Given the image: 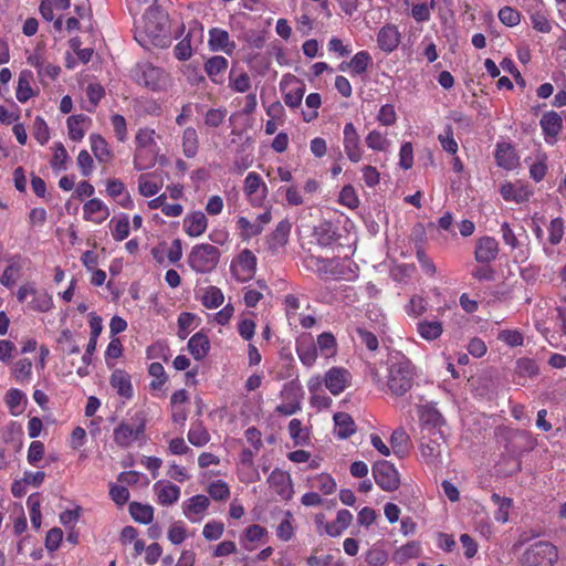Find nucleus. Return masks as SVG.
Segmentation results:
<instances>
[{
	"label": "nucleus",
	"instance_id": "8fccbe9b",
	"mask_svg": "<svg viewBox=\"0 0 566 566\" xmlns=\"http://www.w3.org/2000/svg\"><path fill=\"white\" fill-rule=\"evenodd\" d=\"M371 62V56L367 51L357 52L348 63L354 74H361L366 72L368 64Z\"/></svg>",
	"mask_w": 566,
	"mask_h": 566
},
{
	"label": "nucleus",
	"instance_id": "412c9836",
	"mask_svg": "<svg viewBox=\"0 0 566 566\" xmlns=\"http://www.w3.org/2000/svg\"><path fill=\"white\" fill-rule=\"evenodd\" d=\"M209 46L211 51H223L231 54L235 49V43L230 40L228 31L212 28L209 31Z\"/></svg>",
	"mask_w": 566,
	"mask_h": 566
},
{
	"label": "nucleus",
	"instance_id": "0eeeda50",
	"mask_svg": "<svg viewBox=\"0 0 566 566\" xmlns=\"http://www.w3.org/2000/svg\"><path fill=\"white\" fill-rule=\"evenodd\" d=\"M373 476L377 485L384 491L391 492L399 488V473L389 461H377L373 465Z\"/></svg>",
	"mask_w": 566,
	"mask_h": 566
},
{
	"label": "nucleus",
	"instance_id": "ddd939ff",
	"mask_svg": "<svg viewBox=\"0 0 566 566\" xmlns=\"http://www.w3.org/2000/svg\"><path fill=\"white\" fill-rule=\"evenodd\" d=\"M268 483L271 489L284 501H287L293 495V485L291 475L280 469H275L268 478Z\"/></svg>",
	"mask_w": 566,
	"mask_h": 566
},
{
	"label": "nucleus",
	"instance_id": "4d7b16f0",
	"mask_svg": "<svg viewBox=\"0 0 566 566\" xmlns=\"http://www.w3.org/2000/svg\"><path fill=\"white\" fill-rule=\"evenodd\" d=\"M438 140L440 142L444 151L455 155L458 151V143L453 138V130L451 126H447L444 128V134H440L438 136Z\"/></svg>",
	"mask_w": 566,
	"mask_h": 566
},
{
	"label": "nucleus",
	"instance_id": "c85d7f7f",
	"mask_svg": "<svg viewBox=\"0 0 566 566\" xmlns=\"http://www.w3.org/2000/svg\"><path fill=\"white\" fill-rule=\"evenodd\" d=\"M188 349L196 360L202 359L210 349L208 337L202 333H196L188 342Z\"/></svg>",
	"mask_w": 566,
	"mask_h": 566
},
{
	"label": "nucleus",
	"instance_id": "69168bd1",
	"mask_svg": "<svg viewBox=\"0 0 566 566\" xmlns=\"http://www.w3.org/2000/svg\"><path fill=\"white\" fill-rule=\"evenodd\" d=\"M291 513L286 512V517L279 524L276 535L280 539L287 542L294 535V527L291 522Z\"/></svg>",
	"mask_w": 566,
	"mask_h": 566
},
{
	"label": "nucleus",
	"instance_id": "f3484780",
	"mask_svg": "<svg viewBox=\"0 0 566 566\" xmlns=\"http://www.w3.org/2000/svg\"><path fill=\"white\" fill-rule=\"evenodd\" d=\"M296 353L300 360L307 367H312L317 358V346L311 335H303L296 342Z\"/></svg>",
	"mask_w": 566,
	"mask_h": 566
},
{
	"label": "nucleus",
	"instance_id": "680f3d73",
	"mask_svg": "<svg viewBox=\"0 0 566 566\" xmlns=\"http://www.w3.org/2000/svg\"><path fill=\"white\" fill-rule=\"evenodd\" d=\"M548 240L553 245L558 244L564 235V221L562 218H555L551 221L548 228Z\"/></svg>",
	"mask_w": 566,
	"mask_h": 566
},
{
	"label": "nucleus",
	"instance_id": "58836bf2",
	"mask_svg": "<svg viewBox=\"0 0 566 566\" xmlns=\"http://www.w3.org/2000/svg\"><path fill=\"white\" fill-rule=\"evenodd\" d=\"M88 120V117L83 114L73 115L67 118L69 136L72 140H81L84 137L85 129L83 125Z\"/></svg>",
	"mask_w": 566,
	"mask_h": 566
},
{
	"label": "nucleus",
	"instance_id": "4c0bfd02",
	"mask_svg": "<svg viewBox=\"0 0 566 566\" xmlns=\"http://www.w3.org/2000/svg\"><path fill=\"white\" fill-rule=\"evenodd\" d=\"M90 140L92 151L96 159L101 163H107L112 157L107 142L101 135H92Z\"/></svg>",
	"mask_w": 566,
	"mask_h": 566
},
{
	"label": "nucleus",
	"instance_id": "13d9d810",
	"mask_svg": "<svg viewBox=\"0 0 566 566\" xmlns=\"http://www.w3.org/2000/svg\"><path fill=\"white\" fill-rule=\"evenodd\" d=\"M208 493L216 501H224L230 496V489L226 482L218 480L209 485Z\"/></svg>",
	"mask_w": 566,
	"mask_h": 566
},
{
	"label": "nucleus",
	"instance_id": "b1692460",
	"mask_svg": "<svg viewBox=\"0 0 566 566\" xmlns=\"http://www.w3.org/2000/svg\"><path fill=\"white\" fill-rule=\"evenodd\" d=\"M207 226V217L201 211L192 212L184 219L185 231L190 237L201 235L206 231Z\"/></svg>",
	"mask_w": 566,
	"mask_h": 566
},
{
	"label": "nucleus",
	"instance_id": "e2e57ef3",
	"mask_svg": "<svg viewBox=\"0 0 566 566\" xmlns=\"http://www.w3.org/2000/svg\"><path fill=\"white\" fill-rule=\"evenodd\" d=\"M499 19L503 24L514 27L520 23L521 14L517 10L511 7H504L499 11Z\"/></svg>",
	"mask_w": 566,
	"mask_h": 566
},
{
	"label": "nucleus",
	"instance_id": "5701e85b",
	"mask_svg": "<svg viewBox=\"0 0 566 566\" xmlns=\"http://www.w3.org/2000/svg\"><path fill=\"white\" fill-rule=\"evenodd\" d=\"M228 64V60L224 56L214 55L206 61L205 71L213 83L221 84Z\"/></svg>",
	"mask_w": 566,
	"mask_h": 566
},
{
	"label": "nucleus",
	"instance_id": "f257e3e1",
	"mask_svg": "<svg viewBox=\"0 0 566 566\" xmlns=\"http://www.w3.org/2000/svg\"><path fill=\"white\" fill-rule=\"evenodd\" d=\"M415 376V366L408 357L401 353L390 356L387 377L390 394L396 397L406 395L413 386Z\"/></svg>",
	"mask_w": 566,
	"mask_h": 566
},
{
	"label": "nucleus",
	"instance_id": "2eb2a0df",
	"mask_svg": "<svg viewBox=\"0 0 566 566\" xmlns=\"http://www.w3.org/2000/svg\"><path fill=\"white\" fill-rule=\"evenodd\" d=\"M210 505V500L206 495H195L182 504V511L185 516L190 522H199L202 520L205 512Z\"/></svg>",
	"mask_w": 566,
	"mask_h": 566
},
{
	"label": "nucleus",
	"instance_id": "09e8293b",
	"mask_svg": "<svg viewBox=\"0 0 566 566\" xmlns=\"http://www.w3.org/2000/svg\"><path fill=\"white\" fill-rule=\"evenodd\" d=\"M321 349V353L325 355V357H332L336 354L337 343L332 333H322L317 337V345Z\"/></svg>",
	"mask_w": 566,
	"mask_h": 566
},
{
	"label": "nucleus",
	"instance_id": "423d86ee",
	"mask_svg": "<svg viewBox=\"0 0 566 566\" xmlns=\"http://www.w3.org/2000/svg\"><path fill=\"white\" fill-rule=\"evenodd\" d=\"M154 133V130L140 129L136 135L137 149L134 157V167L136 170H146L156 163Z\"/></svg>",
	"mask_w": 566,
	"mask_h": 566
},
{
	"label": "nucleus",
	"instance_id": "e433bc0d",
	"mask_svg": "<svg viewBox=\"0 0 566 566\" xmlns=\"http://www.w3.org/2000/svg\"><path fill=\"white\" fill-rule=\"evenodd\" d=\"M33 82V73L31 71H22L19 75L17 86V98L19 102H27L32 96L31 83Z\"/></svg>",
	"mask_w": 566,
	"mask_h": 566
},
{
	"label": "nucleus",
	"instance_id": "37998d69",
	"mask_svg": "<svg viewBox=\"0 0 566 566\" xmlns=\"http://www.w3.org/2000/svg\"><path fill=\"white\" fill-rule=\"evenodd\" d=\"M314 235L322 247H328L336 241L337 234L329 222H324L315 228Z\"/></svg>",
	"mask_w": 566,
	"mask_h": 566
},
{
	"label": "nucleus",
	"instance_id": "3c124183",
	"mask_svg": "<svg viewBox=\"0 0 566 566\" xmlns=\"http://www.w3.org/2000/svg\"><path fill=\"white\" fill-rule=\"evenodd\" d=\"M223 293L219 287L209 286L202 296V304L207 308H217L223 303Z\"/></svg>",
	"mask_w": 566,
	"mask_h": 566
},
{
	"label": "nucleus",
	"instance_id": "5fc2aeb1",
	"mask_svg": "<svg viewBox=\"0 0 566 566\" xmlns=\"http://www.w3.org/2000/svg\"><path fill=\"white\" fill-rule=\"evenodd\" d=\"M112 235L116 241L125 240L129 234V221L128 217L125 216L117 220H112Z\"/></svg>",
	"mask_w": 566,
	"mask_h": 566
},
{
	"label": "nucleus",
	"instance_id": "79ce46f5",
	"mask_svg": "<svg viewBox=\"0 0 566 566\" xmlns=\"http://www.w3.org/2000/svg\"><path fill=\"white\" fill-rule=\"evenodd\" d=\"M12 374L18 382H29L32 379V361L29 358H21L15 361Z\"/></svg>",
	"mask_w": 566,
	"mask_h": 566
},
{
	"label": "nucleus",
	"instance_id": "338daca9",
	"mask_svg": "<svg viewBox=\"0 0 566 566\" xmlns=\"http://www.w3.org/2000/svg\"><path fill=\"white\" fill-rule=\"evenodd\" d=\"M186 527L182 522H175L168 530V539L174 545H179L186 539Z\"/></svg>",
	"mask_w": 566,
	"mask_h": 566
},
{
	"label": "nucleus",
	"instance_id": "aec40b11",
	"mask_svg": "<svg viewBox=\"0 0 566 566\" xmlns=\"http://www.w3.org/2000/svg\"><path fill=\"white\" fill-rule=\"evenodd\" d=\"M291 231V223L287 220H282L276 226L275 230L268 237V249L272 253H277L289 241Z\"/></svg>",
	"mask_w": 566,
	"mask_h": 566
},
{
	"label": "nucleus",
	"instance_id": "4be33fe9",
	"mask_svg": "<svg viewBox=\"0 0 566 566\" xmlns=\"http://www.w3.org/2000/svg\"><path fill=\"white\" fill-rule=\"evenodd\" d=\"M84 219L95 223H102L109 216V210L104 202L97 198L90 199L83 207Z\"/></svg>",
	"mask_w": 566,
	"mask_h": 566
},
{
	"label": "nucleus",
	"instance_id": "774afa93",
	"mask_svg": "<svg viewBox=\"0 0 566 566\" xmlns=\"http://www.w3.org/2000/svg\"><path fill=\"white\" fill-rule=\"evenodd\" d=\"M226 115V109L211 108L206 113L205 123L209 127H219L223 123Z\"/></svg>",
	"mask_w": 566,
	"mask_h": 566
},
{
	"label": "nucleus",
	"instance_id": "bf43d9fd",
	"mask_svg": "<svg viewBox=\"0 0 566 566\" xmlns=\"http://www.w3.org/2000/svg\"><path fill=\"white\" fill-rule=\"evenodd\" d=\"M339 203L350 209H355L359 205V199L353 186L346 185L339 192Z\"/></svg>",
	"mask_w": 566,
	"mask_h": 566
},
{
	"label": "nucleus",
	"instance_id": "4468645a",
	"mask_svg": "<svg viewBox=\"0 0 566 566\" xmlns=\"http://www.w3.org/2000/svg\"><path fill=\"white\" fill-rule=\"evenodd\" d=\"M442 441L439 436H422L420 438L421 457L428 464L439 461L442 453Z\"/></svg>",
	"mask_w": 566,
	"mask_h": 566
},
{
	"label": "nucleus",
	"instance_id": "6e6d98bb",
	"mask_svg": "<svg viewBox=\"0 0 566 566\" xmlns=\"http://www.w3.org/2000/svg\"><path fill=\"white\" fill-rule=\"evenodd\" d=\"M161 184H157L148 179V175H140L138 178V189L142 196L153 197L161 188Z\"/></svg>",
	"mask_w": 566,
	"mask_h": 566
},
{
	"label": "nucleus",
	"instance_id": "c03bdc74",
	"mask_svg": "<svg viewBox=\"0 0 566 566\" xmlns=\"http://www.w3.org/2000/svg\"><path fill=\"white\" fill-rule=\"evenodd\" d=\"M310 481L312 488L318 489L325 495H329L336 491V482L329 474H317Z\"/></svg>",
	"mask_w": 566,
	"mask_h": 566
},
{
	"label": "nucleus",
	"instance_id": "393cba45",
	"mask_svg": "<svg viewBox=\"0 0 566 566\" xmlns=\"http://www.w3.org/2000/svg\"><path fill=\"white\" fill-rule=\"evenodd\" d=\"M154 490L156 491L158 502L161 505H171L176 503L180 496L179 486L172 483H164L159 481L155 483Z\"/></svg>",
	"mask_w": 566,
	"mask_h": 566
},
{
	"label": "nucleus",
	"instance_id": "c756f323",
	"mask_svg": "<svg viewBox=\"0 0 566 566\" xmlns=\"http://www.w3.org/2000/svg\"><path fill=\"white\" fill-rule=\"evenodd\" d=\"M532 190L526 187L516 188L512 184H505L501 187V195L506 201H515L516 203L525 202L532 196Z\"/></svg>",
	"mask_w": 566,
	"mask_h": 566
},
{
	"label": "nucleus",
	"instance_id": "864d4df0",
	"mask_svg": "<svg viewBox=\"0 0 566 566\" xmlns=\"http://www.w3.org/2000/svg\"><path fill=\"white\" fill-rule=\"evenodd\" d=\"M243 240L256 237L262 233V228L255 222H250L245 217H239L237 221Z\"/></svg>",
	"mask_w": 566,
	"mask_h": 566
},
{
	"label": "nucleus",
	"instance_id": "f8f14e48",
	"mask_svg": "<svg viewBox=\"0 0 566 566\" xmlns=\"http://www.w3.org/2000/svg\"><path fill=\"white\" fill-rule=\"evenodd\" d=\"M244 192L250 202L259 207L266 197L268 188L256 172H249L244 180Z\"/></svg>",
	"mask_w": 566,
	"mask_h": 566
},
{
	"label": "nucleus",
	"instance_id": "9d476101",
	"mask_svg": "<svg viewBox=\"0 0 566 566\" xmlns=\"http://www.w3.org/2000/svg\"><path fill=\"white\" fill-rule=\"evenodd\" d=\"M343 145L345 154L352 163L361 160L364 150L361 148L360 136L353 123H347L344 126Z\"/></svg>",
	"mask_w": 566,
	"mask_h": 566
},
{
	"label": "nucleus",
	"instance_id": "9b49d317",
	"mask_svg": "<svg viewBox=\"0 0 566 566\" xmlns=\"http://www.w3.org/2000/svg\"><path fill=\"white\" fill-rule=\"evenodd\" d=\"M350 373L343 367H332L326 371L324 382L334 396L342 394L350 384Z\"/></svg>",
	"mask_w": 566,
	"mask_h": 566
},
{
	"label": "nucleus",
	"instance_id": "cd10ccee",
	"mask_svg": "<svg viewBox=\"0 0 566 566\" xmlns=\"http://www.w3.org/2000/svg\"><path fill=\"white\" fill-rule=\"evenodd\" d=\"M335 433L340 439H347L356 431L353 418L345 412L334 415Z\"/></svg>",
	"mask_w": 566,
	"mask_h": 566
},
{
	"label": "nucleus",
	"instance_id": "0e129e2a",
	"mask_svg": "<svg viewBox=\"0 0 566 566\" xmlns=\"http://www.w3.org/2000/svg\"><path fill=\"white\" fill-rule=\"evenodd\" d=\"M305 104H306L307 107L313 109V112H311L308 114L303 113V119L305 122L310 123L311 120L315 119L317 117V115H318L317 108L322 104L321 95L318 93H311V94H308L306 96Z\"/></svg>",
	"mask_w": 566,
	"mask_h": 566
},
{
	"label": "nucleus",
	"instance_id": "72a5a7b5",
	"mask_svg": "<svg viewBox=\"0 0 566 566\" xmlns=\"http://www.w3.org/2000/svg\"><path fill=\"white\" fill-rule=\"evenodd\" d=\"M7 406L13 416L21 415L27 406L25 395L19 389H10L6 395Z\"/></svg>",
	"mask_w": 566,
	"mask_h": 566
},
{
	"label": "nucleus",
	"instance_id": "ea45409f",
	"mask_svg": "<svg viewBox=\"0 0 566 566\" xmlns=\"http://www.w3.org/2000/svg\"><path fill=\"white\" fill-rule=\"evenodd\" d=\"M188 440L196 447H203L209 442L210 434L201 421H197L191 424L188 432Z\"/></svg>",
	"mask_w": 566,
	"mask_h": 566
},
{
	"label": "nucleus",
	"instance_id": "473e14b6",
	"mask_svg": "<svg viewBox=\"0 0 566 566\" xmlns=\"http://www.w3.org/2000/svg\"><path fill=\"white\" fill-rule=\"evenodd\" d=\"M495 159L500 167L512 169L516 165L514 148L510 144H499L495 151Z\"/></svg>",
	"mask_w": 566,
	"mask_h": 566
},
{
	"label": "nucleus",
	"instance_id": "2f4dec72",
	"mask_svg": "<svg viewBox=\"0 0 566 566\" xmlns=\"http://www.w3.org/2000/svg\"><path fill=\"white\" fill-rule=\"evenodd\" d=\"M419 335L426 340H436L443 332L442 323L439 321H420L417 324Z\"/></svg>",
	"mask_w": 566,
	"mask_h": 566
},
{
	"label": "nucleus",
	"instance_id": "6e6552de",
	"mask_svg": "<svg viewBox=\"0 0 566 566\" xmlns=\"http://www.w3.org/2000/svg\"><path fill=\"white\" fill-rule=\"evenodd\" d=\"M420 424L422 436H439L444 439L441 427L444 424V419L437 408L431 405H426L420 408Z\"/></svg>",
	"mask_w": 566,
	"mask_h": 566
},
{
	"label": "nucleus",
	"instance_id": "bb28decb",
	"mask_svg": "<svg viewBox=\"0 0 566 566\" xmlns=\"http://www.w3.org/2000/svg\"><path fill=\"white\" fill-rule=\"evenodd\" d=\"M353 522V514L348 510L337 512L336 520L325 525V532L332 536H339Z\"/></svg>",
	"mask_w": 566,
	"mask_h": 566
},
{
	"label": "nucleus",
	"instance_id": "de8ad7c7",
	"mask_svg": "<svg viewBox=\"0 0 566 566\" xmlns=\"http://www.w3.org/2000/svg\"><path fill=\"white\" fill-rule=\"evenodd\" d=\"M365 142L368 148L377 151H386L390 146V140L376 129L366 136Z\"/></svg>",
	"mask_w": 566,
	"mask_h": 566
},
{
	"label": "nucleus",
	"instance_id": "f704fd0d",
	"mask_svg": "<svg viewBox=\"0 0 566 566\" xmlns=\"http://www.w3.org/2000/svg\"><path fill=\"white\" fill-rule=\"evenodd\" d=\"M409 436L402 429H396L390 437L392 452L398 458H403L408 453Z\"/></svg>",
	"mask_w": 566,
	"mask_h": 566
},
{
	"label": "nucleus",
	"instance_id": "1a4fd4ad",
	"mask_svg": "<svg viewBox=\"0 0 566 566\" xmlns=\"http://www.w3.org/2000/svg\"><path fill=\"white\" fill-rule=\"evenodd\" d=\"M283 91V101L286 106L297 108L305 93V85L301 83L294 75H285L280 83Z\"/></svg>",
	"mask_w": 566,
	"mask_h": 566
},
{
	"label": "nucleus",
	"instance_id": "49530a36",
	"mask_svg": "<svg viewBox=\"0 0 566 566\" xmlns=\"http://www.w3.org/2000/svg\"><path fill=\"white\" fill-rule=\"evenodd\" d=\"M30 486H35V474L25 472L24 476L12 483L11 492L15 497H22L27 494Z\"/></svg>",
	"mask_w": 566,
	"mask_h": 566
},
{
	"label": "nucleus",
	"instance_id": "a878e982",
	"mask_svg": "<svg viewBox=\"0 0 566 566\" xmlns=\"http://www.w3.org/2000/svg\"><path fill=\"white\" fill-rule=\"evenodd\" d=\"M109 382L119 396L126 399H129L133 396L130 376L126 371L116 369L113 371Z\"/></svg>",
	"mask_w": 566,
	"mask_h": 566
},
{
	"label": "nucleus",
	"instance_id": "7ed1b4c3",
	"mask_svg": "<svg viewBox=\"0 0 566 566\" xmlns=\"http://www.w3.org/2000/svg\"><path fill=\"white\" fill-rule=\"evenodd\" d=\"M557 559V547L551 542L538 541L524 551L520 562L523 566H554Z\"/></svg>",
	"mask_w": 566,
	"mask_h": 566
},
{
	"label": "nucleus",
	"instance_id": "c9c22d12",
	"mask_svg": "<svg viewBox=\"0 0 566 566\" xmlns=\"http://www.w3.org/2000/svg\"><path fill=\"white\" fill-rule=\"evenodd\" d=\"M199 148L197 130L193 127H187L182 134V151L187 158H193Z\"/></svg>",
	"mask_w": 566,
	"mask_h": 566
},
{
	"label": "nucleus",
	"instance_id": "dca6fc26",
	"mask_svg": "<svg viewBox=\"0 0 566 566\" xmlns=\"http://www.w3.org/2000/svg\"><path fill=\"white\" fill-rule=\"evenodd\" d=\"M497 254L499 242L493 237H482L476 241L474 258L479 263H490Z\"/></svg>",
	"mask_w": 566,
	"mask_h": 566
},
{
	"label": "nucleus",
	"instance_id": "052dcab7",
	"mask_svg": "<svg viewBox=\"0 0 566 566\" xmlns=\"http://www.w3.org/2000/svg\"><path fill=\"white\" fill-rule=\"evenodd\" d=\"M224 532V525L221 522H208L202 530V535L208 541L219 539Z\"/></svg>",
	"mask_w": 566,
	"mask_h": 566
},
{
	"label": "nucleus",
	"instance_id": "603ef678",
	"mask_svg": "<svg viewBox=\"0 0 566 566\" xmlns=\"http://www.w3.org/2000/svg\"><path fill=\"white\" fill-rule=\"evenodd\" d=\"M515 370L520 377H535L538 375L539 368L535 360L523 357L516 361Z\"/></svg>",
	"mask_w": 566,
	"mask_h": 566
},
{
	"label": "nucleus",
	"instance_id": "a18cd8bd",
	"mask_svg": "<svg viewBox=\"0 0 566 566\" xmlns=\"http://www.w3.org/2000/svg\"><path fill=\"white\" fill-rule=\"evenodd\" d=\"M491 500L497 505V510L494 513V517L497 522L505 523L509 521V511L512 506V499L502 497L496 493H493Z\"/></svg>",
	"mask_w": 566,
	"mask_h": 566
},
{
	"label": "nucleus",
	"instance_id": "a19ab883",
	"mask_svg": "<svg viewBox=\"0 0 566 566\" xmlns=\"http://www.w3.org/2000/svg\"><path fill=\"white\" fill-rule=\"evenodd\" d=\"M129 513L136 522L142 524H149L154 518L153 507L138 502H132L129 504Z\"/></svg>",
	"mask_w": 566,
	"mask_h": 566
},
{
	"label": "nucleus",
	"instance_id": "6ab92c4d",
	"mask_svg": "<svg viewBox=\"0 0 566 566\" xmlns=\"http://www.w3.org/2000/svg\"><path fill=\"white\" fill-rule=\"evenodd\" d=\"M539 124L544 132L545 140L549 144L555 143L563 127L562 117L556 112H547L542 116Z\"/></svg>",
	"mask_w": 566,
	"mask_h": 566
},
{
	"label": "nucleus",
	"instance_id": "20e7f679",
	"mask_svg": "<svg viewBox=\"0 0 566 566\" xmlns=\"http://www.w3.org/2000/svg\"><path fill=\"white\" fill-rule=\"evenodd\" d=\"M219 259L220 251L217 247L201 243L191 249L188 264L197 273H208L218 265Z\"/></svg>",
	"mask_w": 566,
	"mask_h": 566
},
{
	"label": "nucleus",
	"instance_id": "39448f33",
	"mask_svg": "<svg viewBox=\"0 0 566 566\" xmlns=\"http://www.w3.org/2000/svg\"><path fill=\"white\" fill-rule=\"evenodd\" d=\"M134 77L139 85L151 91L166 90L170 84L168 73L150 63L137 64L134 70Z\"/></svg>",
	"mask_w": 566,
	"mask_h": 566
},
{
	"label": "nucleus",
	"instance_id": "f03ea898",
	"mask_svg": "<svg viewBox=\"0 0 566 566\" xmlns=\"http://www.w3.org/2000/svg\"><path fill=\"white\" fill-rule=\"evenodd\" d=\"M147 417L144 411H136L129 418L123 419L113 431L114 442L123 449L132 447L135 442L146 439Z\"/></svg>",
	"mask_w": 566,
	"mask_h": 566
},
{
	"label": "nucleus",
	"instance_id": "a211bd4d",
	"mask_svg": "<svg viewBox=\"0 0 566 566\" xmlns=\"http://www.w3.org/2000/svg\"><path fill=\"white\" fill-rule=\"evenodd\" d=\"M377 43L384 52L395 51L400 43V33L397 27L392 24L382 27L377 34Z\"/></svg>",
	"mask_w": 566,
	"mask_h": 566
},
{
	"label": "nucleus",
	"instance_id": "7c9ffc66",
	"mask_svg": "<svg viewBox=\"0 0 566 566\" xmlns=\"http://www.w3.org/2000/svg\"><path fill=\"white\" fill-rule=\"evenodd\" d=\"M266 533L268 532L263 526L259 524H252L245 530L241 543L247 551H253L255 548L256 543L263 542V538L266 536Z\"/></svg>",
	"mask_w": 566,
	"mask_h": 566
}]
</instances>
